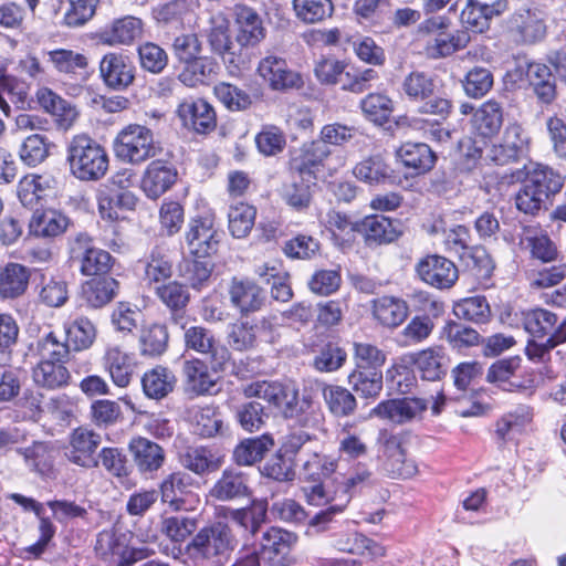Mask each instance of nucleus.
Wrapping results in <instances>:
<instances>
[{
	"instance_id": "nucleus-1",
	"label": "nucleus",
	"mask_w": 566,
	"mask_h": 566,
	"mask_svg": "<svg viewBox=\"0 0 566 566\" xmlns=\"http://www.w3.org/2000/svg\"><path fill=\"white\" fill-rule=\"evenodd\" d=\"M237 546L232 528L217 521L200 528L184 547H174L171 556L186 566H223Z\"/></svg>"
},
{
	"instance_id": "nucleus-2",
	"label": "nucleus",
	"mask_w": 566,
	"mask_h": 566,
	"mask_svg": "<svg viewBox=\"0 0 566 566\" xmlns=\"http://www.w3.org/2000/svg\"><path fill=\"white\" fill-rule=\"evenodd\" d=\"M511 180L521 182L514 197L516 209L532 217L537 216L541 210H546L552 198L564 186V177L558 171L538 163H530L512 171Z\"/></svg>"
},
{
	"instance_id": "nucleus-3",
	"label": "nucleus",
	"mask_w": 566,
	"mask_h": 566,
	"mask_svg": "<svg viewBox=\"0 0 566 566\" xmlns=\"http://www.w3.org/2000/svg\"><path fill=\"white\" fill-rule=\"evenodd\" d=\"M67 163L71 174L82 181H97L108 170L105 148L87 135H76L67 145Z\"/></svg>"
},
{
	"instance_id": "nucleus-4",
	"label": "nucleus",
	"mask_w": 566,
	"mask_h": 566,
	"mask_svg": "<svg viewBox=\"0 0 566 566\" xmlns=\"http://www.w3.org/2000/svg\"><path fill=\"white\" fill-rule=\"evenodd\" d=\"M244 395L248 398H260L268 401L277 409L284 418H293L306 411L312 399L303 395L298 399V391L292 385H285L276 381H255L244 388Z\"/></svg>"
},
{
	"instance_id": "nucleus-5",
	"label": "nucleus",
	"mask_w": 566,
	"mask_h": 566,
	"mask_svg": "<svg viewBox=\"0 0 566 566\" xmlns=\"http://www.w3.org/2000/svg\"><path fill=\"white\" fill-rule=\"evenodd\" d=\"M114 151L120 160L138 165L157 156L159 147L148 127L135 124L128 125L117 135Z\"/></svg>"
},
{
	"instance_id": "nucleus-6",
	"label": "nucleus",
	"mask_w": 566,
	"mask_h": 566,
	"mask_svg": "<svg viewBox=\"0 0 566 566\" xmlns=\"http://www.w3.org/2000/svg\"><path fill=\"white\" fill-rule=\"evenodd\" d=\"M185 346L199 354L207 355L210 368L213 371L224 370L230 361L231 354L229 349L220 344L213 333L203 326H191L184 334Z\"/></svg>"
},
{
	"instance_id": "nucleus-7",
	"label": "nucleus",
	"mask_w": 566,
	"mask_h": 566,
	"mask_svg": "<svg viewBox=\"0 0 566 566\" xmlns=\"http://www.w3.org/2000/svg\"><path fill=\"white\" fill-rule=\"evenodd\" d=\"M415 270L423 283L438 290L452 287L459 279L455 264L439 254H428L421 258Z\"/></svg>"
},
{
	"instance_id": "nucleus-8",
	"label": "nucleus",
	"mask_w": 566,
	"mask_h": 566,
	"mask_svg": "<svg viewBox=\"0 0 566 566\" xmlns=\"http://www.w3.org/2000/svg\"><path fill=\"white\" fill-rule=\"evenodd\" d=\"M370 476V472L365 469L358 470L353 476L339 483L338 489L332 494L327 488L332 480H321V499H325V503L331 504L327 509L321 510V532L326 531V526L333 521V516L340 514L350 500L349 490L366 482Z\"/></svg>"
},
{
	"instance_id": "nucleus-9",
	"label": "nucleus",
	"mask_w": 566,
	"mask_h": 566,
	"mask_svg": "<svg viewBox=\"0 0 566 566\" xmlns=\"http://www.w3.org/2000/svg\"><path fill=\"white\" fill-rule=\"evenodd\" d=\"M221 233L216 228L212 217L191 219L186 232L189 252L198 258H206L218 250Z\"/></svg>"
},
{
	"instance_id": "nucleus-10",
	"label": "nucleus",
	"mask_w": 566,
	"mask_h": 566,
	"mask_svg": "<svg viewBox=\"0 0 566 566\" xmlns=\"http://www.w3.org/2000/svg\"><path fill=\"white\" fill-rule=\"evenodd\" d=\"M507 28L515 41L525 44L536 43L546 34L545 17L537 8L516 10L511 15Z\"/></svg>"
},
{
	"instance_id": "nucleus-11",
	"label": "nucleus",
	"mask_w": 566,
	"mask_h": 566,
	"mask_svg": "<svg viewBox=\"0 0 566 566\" xmlns=\"http://www.w3.org/2000/svg\"><path fill=\"white\" fill-rule=\"evenodd\" d=\"M73 258H81V272L84 275L104 276L113 264L109 252L92 247V239L86 233H78L72 245Z\"/></svg>"
},
{
	"instance_id": "nucleus-12",
	"label": "nucleus",
	"mask_w": 566,
	"mask_h": 566,
	"mask_svg": "<svg viewBox=\"0 0 566 566\" xmlns=\"http://www.w3.org/2000/svg\"><path fill=\"white\" fill-rule=\"evenodd\" d=\"M506 9V0H468L460 20L465 31L483 33L489 30L492 19L501 15Z\"/></svg>"
},
{
	"instance_id": "nucleus-13",
	"label": "nucleus",
	"mask_w": 566,
	"mask_h": 566,
	"mask_svg": "<svg viewBox=\"0 0 566 566\" xmlns=\"http://www.w3.org/2000/svg\"><path fill=\"white\" fill-rule=\"evenodd\" d=\"M102 443L99 433L86 428H76L70 436L65 455L67 459L83 468L98 467L96 450Z\"/></svg>"
},
{
	"instance_id": "nucleus-14",
	"label": "nucleus",
	"mask_w": 566,
	"mask_h": 566,
	"mask_svg": "<svg viewBox=\"0 0 566 566\" xmlns=\"http://www.w3.org/2000/svg\"><path fill=\"white\" fill-rule=\"evenodd\" d=\"M231 305L242 315L248 316L260 311L266 300L265 292L249 279L233 277L229 285Z\"/></svg>"
},
{
	"instance_id": "nucleus-15",
	"label": "nucleus",
	"mask_w": 566,
	"mask_h": 566,
	"mask_svg": "<svg viewBox=\"0 0 566 566\" xmlns=\"http://www.w3.org/2000/svg\"><path fill=\"white\" fill-rule=\"evenodd\" d=\"M528 150V137L518 124H511L505 128L502 142L493 145L490 158L496 165H506L517 161Z\"/></svg>"
},
{
	"instance_id": "nucleus-16",
	"label": "nucleus",
	"mask_w": 566,
	"mask_h": 566,
	"mask_svg": "<svg viewBox=\"0 0 566 566\" xmlns=\"http://www.w3.org/2000/svg\"><path fill=\"white\" fill-rule=\"evenodd\" d=\"M416 373L422 380L440 381L450 368V358L441 346L421 349L410 356Z\"/></svg>"
},
{
	"instance_id": "nucleus-17",
	"label": "nucleus",
	"mask_w": 566,
	"mask_h": 566,
	"mask_svg": "<svg viewBox=\"0 0 566 566\" xmlns=\"http://www.w3.org/2000/svg\"><path fill=\"white\" fill-rule=\"evenodd\" d=\"M250 495L249 475L235 468L223 470L209 491V496L220 502H235Z\"/></svg>"
},
{
	"instance_id": "nucleus-18",
	"label": "nucleus",
	"mask_w": 566,
	"mask_h": 566,
	"mask_svg": "<svg viewBox=\"0 0 566 566\" xmlns=\"http://www.w3.org/2000/svg\"><path fill=\"white\" fill-rule=\"evenodd\" d=\"M428 409V401L422 398L389 399L378 403L373 412L381 419L402 424L420 418Z\"/></svg>"
},
{
	"instance_id": "nucleus-19",
	"label": "nucleus",
	"mask_w": 566,
	"mask_h": 566,
	"mask_svg": "<svg viewBox=\"0 0 566 566\" xmlns=\"http://www.w3.org/2000/svg\"><path fill=\"white\" fill-rule=\"evenodd\" d=\"M135 67L129 59L119 53H107L99 62V74L104 84L116 91L127 88L135 78Z\"/></svg>"
},
{
	"instance_id": "nucleus-20",
	"label": "nucleus",
	"mask_w": 566,
	"mask_h": 566,
	"mask_svg": "<svg viewBox=\"0 0 566 566\" xmlns=\"http://www.w3.org/2000/svg\"><path fill=\"white\" fill-rule=\"evenodd\" d=\"M177 112L184 125L198 134H209L217 126L213 107L202 98L185 99Z\"/></svg>"
},
{
	"instance_id": "nucleus-21",
	"label": "nucleus",
	"mask_w": 566,
	"mask_h": 566,
	"mask_svg": "<svg viewBox=\"0 0 566 566\" xmlns=\"http://www.w3.org/2000/svg\"><path fill=\"white\" fill-rule=\"evenodd\" d=\"M144 33L142 19L134 15H125L114 19L98 32L102 43L108 45H129L140 39Z\"/></svg>"
},
{
	"instance_id": "nucleus-22",
	"label": "nucleus",
	"mask_w": 566,
	"mask_h": 566,
	"mask_svg": "<svg viewBox=\"0 0 566 566\" xmlns=\"http://www.w3.org/2000/svg\"><path fill=\"white\" fill-rule=\"evenodd\" d=\"M177 175L174 165L163 160H153L144 171L142 189L149 199H158L172 187Z\"/></svg>"
},
{
	"instance_id": "nucleus-23",
	"label": "nucleus",
	"mask_w": 566,
	"mask_h": 566,
	"mask_svg": "<svg viewBox=\"0 0 566 566\" xmlns=\"http://www.w3.org/2000/svg\"><path fill=\"white\" fill-rule=\"evenodd\" d=\"M181 374L187 394L201 396L216 392V379L209 373L205 361L198 358L184 360Z\"/></svg>"
},
{
	"instance_id": "nucleus-24",
	"label": "nucleus",
	"mask_w": 566,
	"mask_h": 566,
	"mask_svg": "<svg viewBox=\"0 0 566 566\" xmlns=\"http://www.w3.org/2000/svg\"><path fill=\"white\" fill-rule=\"evenodd\" d=\"M129 451L142 473L159 470L166 459L165 451L158 443L143 437L135 438L129 442Z\"/></svg>"
},
{
	"instance_id": "nucleus-25",
	"label": "nucleus",
	"mask_w": 566,
	"mask_h": 566,
	"mask_svg": "<svg viewBox=\"0 0 566 566\" xmlns=\"http://www.w3.org/2000/svg\"><path fill=\"white\" fill-rule=\"evenodd\" d=\"M397 157L416 176L430 171L437 160L433 150L424 143H406L401 145L397 150Z\"/></svg>"
},
{
	"instance_id": "nucleus-26",
	"label": "nucleus",
	"mask_w": 566,
	"mask_h": 566,
	"mask_svg": "<svg viewBox=\"0 0 566 566\" xmlns=\"http://www.w3.org/2000/svg\"><path fill=\"white\" fill-rule=\"evenodd\" d=\"M259 74L270 83L274 90L295 87L300 76L287 69L285 60L276 56H266L258 67Z\"/></svg>"
},
{
	"instance_id": "nucleus-27",
	"label": "nucleus",
	"mask_w": 566,
	"mask_h": 566,
	"mask_svg": "<svg viewBox=\"0 0 566 566\" xmlns=\"http://www.w3.org/2000/svg\"><path fill=\"white\" fill-rule=\"evenodd\" d=\"M409 306L402 298L381 296L373 301V315L385 327L396 328L407 318Z\"/></svg>"
},
{
	"instance_id": "nucleus-28",
	"label": "nucleus",
	"mask_w": 566,
	"mask_h": 566,
	"mask_svg": "<svg viewBox=\"0 0 566 566\" xmlns=\"http://www.w3.org/2000/svg\"><path fill=\"white\" fill-rule=\"evenodd\" d=\"M71 349L66 339L61 340L54 332H49L29 345V354L39 361H63L66 363Z\"/></svg>"
},
{
	"instance_id": "nucleus-29",
	"label": "nucleus",
	"mask_w": 566,
	"mask_h": 566,
	"mask_svg": "<svg viewBox=\"0 0 566 566\" xmlns=\"http://www.w3.org/2000/svg\"><path fill=\"white\" fill-rule=\"evenodd\" d=\"M119 283L112 276H95L82 285V296L87 306L101 308L117 294Z\"/></svg>"
},
{
	"instance_id": "nucleus-30",
	"label": "nucleus",
	"mask_w": 566,
	"mask_h": 566,
	"mask_svg": "<svg viewBox=\"0 0 566 566\" xmlns=\"http://www.w3.org/2000/svg\"><path fill=\"white\" fill-rule=\"evenodd\" d=\"M237 24L235 40L241 46H254L265 38V29L260 15L249 7L238 9Z\"/></svg>"
},
{
	"instance_id": "nucleus-31",
	"label": "nucleus",
	"mask_w": 566,
	"mask_h": 566,
	"mask_svg": "<svg viewBox=\"0 0 566 566\" xmlns=\"http://www.w3.org/2000/svg\"><path fill=\"white\" fill-rule=\"evenodd\" d=\"M503 125V108L502 105L494 101L489 99L484 102L475 112L472 117L473 129L484 138L495 136Z\"/></svg>"
},
{
	"instance_id": "nucleus-32",
	"label": "nucleus",
	"mask_w": 566,
	"mask_h": 566,
	"mask_svg": "<svg viewBox=\"0 0 566 566\" xmlns=\"http://www.w3.org/2000/svg\"><path fill=\"white\" fill-rule=\"evenodd\" d=\"M172 275V262L168 252L160 248L155 247L144 262V282L156 289L158 285L165 283Z\"/></svg>"
},
{
	"instance_id": "nucleus-33",
	"label": "nucleus",
	"mask_w": 566,
	"mask_h": 566,
	"mask_svg": "<svg viewBox=\"0 0 566 566\" xmlns=\"http://www.w3.org/2000/svg\"><path fill=\"white\" fill-rule=\"evenodd\" d=\"M522 359L520 356L499 359L493 363L486 374V380L496 384L506 391H514L523 388V384L517 378V371L521 369Z\"/></svg>"
},
{
	"instance_id": "nucleus-34",
	"label": "nucleus",
	"mask_w": 566,
	"mask_h": 566,
	"mask_svg": "<svg viewBox=\"0 0 566 566\" xmlns=\"http://www.w3.org/2000/svg\"><path fill=\"white\" fill-rule=\"evenodd\" d=\"M105 368L113 382L118 387H127L134 374V358L119 347H108L104 355Z\"/></svg>"
},
{
	"instance_id": "nucleus-35",
	"label": "nucleus",
	"mask_w": 566,
	"mask_h": 566,
	"mask_svg": "<svg viewBox=\"0 0 566 566\" xmlns=\"http://www.w3.org/2000/svg\"><path fill=\"white\" fill-rule=\"evenodd\" d=\"M33 381L46 389L65 387L71 378L69 369L63 361H39L32 369Z\"/></svg>"
},
{
	"instance_id": "nucleus-36",
	"label": "nucleus",
	"mask_w": 566,
	"mask_h": 566,
	"mask_svg": "<svg viewBox=\"0 0 566 566\" xmlns=\"http://www.w3.org/2000/svg\"><path fill=\"white\" fill-rule=\"evenodd\" d=\"M358 231L364 232L365 240L369 245L390 243L400 234L391 219L377 214L366 217L359 223Z\"/></svg>"
},
{
	"instance_id": "nucleus-37",
	"label": "nucleus",
	"mask_w": 566,
	"mask_h": 566,
	"mask_svg": "<svg viewBox=\"0 0 566 566\" xmlns=\"http://www.w3.org/2000/svg\"><path fill=\"white\" fill-rule=\"evenodd\" d=\"M176 377L171 370L163 366L146 371L142 377L143 391L150 399L160 400L175 388Z\"/></svg>"
},
{
	"instance_id": "nucleus-38",
	"label": "nucleus",
	"mask_w": 566,
	"mask_h": 566,
	"mask_svg": "<svg viewBox=\"0 0 566 566\" xmlns=\"http://www.w3.org/2000/svg\"><path fill=\"white\" fill-rule=\"evenodd\" d=\"M520 247L528 250L534 259L543 262L554 261L557 249L547 234L541 233L536 228L524 227L520 235Z\"/></svg>"
},
{
	"instance_id": "nucleus-39",
	"label": "nucleus",
	"mask_w": 566,
	"mask_h": 566,
	"mask_svg": "<svg viewBox=\"0 0 566 566\" xmlns=\"http://www.w3.org/2000/svg\"><path fill=\"white\" fill-rule=\"evenodd\" d=\"M70 224L69 218L56 210L36 211L30 223V232L35 237L54 238L67 229Z\"/></svg>"
},
{
	"instance_id": "nucleus-40",
	"label": "nucleus",
	"mask_w": 566,
	"mask_h": 566,
	"mask_svg": "<svg viewBox=\"0 0 566 566\" xmlns=\"http://www.w3.org/2000/svg\"><path fill=\"white\" fill-rule=\"evenodd\" d=\"M64 334L70 349L82 352L92 347L97 329L91 319L80 316L64 324Z\"/></svg>"
},
{
	"instance_id": "nucleus-41",
	"label": "nucleus",
	"mask_w": 566,
	"mask_h": 566,
	"mask_svg": "<svg viewBox=\"0 0 566 566\" xmlns=\"http://www.w3.org/2000/svg\"><path fill=\"white\" fill-rule=\"evenodd\" d=\"M29 270L18 263H9L0 272V295L4 298H15L22 295L29 284Z\"/></svg>"
},
{
	"instance_id": "nucleus-42",
	"label": "nucleus",
	"mask_w": 566,
	"mask_h": 566,
	"mask_svg": "<svg viewBox=\"0 0 566 566\" xmlns=\"http://www.w3.org/2000/svg\"><path fill=\"white\" fill-rule=\"evenodd\" d=\"M181 464L198 475H205L219 470L222 459L208 448L196 447L187 449L181 457Z\"/></svg>"
},
{
	"instance_id": "nucleus-43",
	"label": "nucleus",
	"mask_w": 566,
	"mask_h": 566,
	"mask_svg": "<svg viewBox=\"0 0 566 566\" xmlns=\"http://www.w3.org/2000/svg\"><path fill=\"white\" fill-rule=\"evenodd\" d=\"M470 40V34L465 30H457L452 34L442 31L427 42V51L431 57H446L464 49Z\"/></svg>"
},
{
	"instance_id": "nucleus-44",
	"label": "nucleus",
	"mask_w": 566,
	"mask_h": 566,
	"mask_svg": "<svg viewBox=\"0 0 566 566\" xmlns=\"http://www.w3.org/2000/svg\"><path fill=\"white\" fill-rule=\"evenodd\" d=\"M274 446L272 436L249 438L241 441L233 450V460L239 465H252L260 461L266 451Z\"/></svg>"
},
{
	"instance_id": "nucleus-45",
	"label": "nucleus",
	"mask_w": 566,
	"mask_h": 566,
	"mask_svg": "<svg viewBox=\"0 0 566 566\" xmlns=\"http://www.w3.org/2000/svg\"><path fill=\"white\" fill-rule=\"evenodd\" d=\"M523 324L525 331L533 338L546 339L555 333L560 323L555 313L544 308H534L524 314Z\"/></svg>"
},
{
	"instance_id": "nucleus-46",
	"label": "nucleus",
	"mask_w": 566,
	"mask_h": 566,
	"mask_svg": "<svg viewBox=\"0 0 566 566\" xmlns=\"http://www.w3.org/2000/svg\"><path fill=\"white\" fill-rule=\"evenodd\" d=\"M331 544L336 549L349 554L367 555L371 558L385 555V548L381 545L360 533L340 535L338 538L331 541Z\"/></svg>"
},
{
	"instance_id": "nucleus-47",
	"label": "nucleus",
	"mask_w": 566,
	"mask_h": 566,
	"mask_svg": "<svg viewBox=\"0 0 566 566\" xmlns=\"http://www.w3.org/2000/svg\"><path fill=\"white\" fill-rule=\"evenodd\" d=\"M38 101L48 113L57 117L59 125L64 129H67L77 117L76 109L49 88H41L38 92Z\"/></svg>"
},
{
	"instance_id": "nucleus-48",
	"label": "nucleus",
	"mask_w": 566,
	"mask_h": 566,
	"mask_svg": "<svg viewBox=\"0 0 566 566\" xmlns=\"http://www.w3.org/2000/svg\"><path fill=\"white\" fill-rule=\"evenodd\" d=\"M292 168L300 175L302 182L316 188L318 172V146L313 142L304 145L291 160Z\"/></svg>"
},
{
	"instance_id": "nucleus-49",
	"label": "nucleus",
	"mask_w": 566,
	"mask_h": 566,
	"mask_svg": "<svg viewBox=\"0 0 566 566\" xmlns=\"http://www.w3.org/2000/svg\"><path fill=\"white\" fill-rule=\"evenodd\" d=\"M359 107L367 120L382 126L394 113V101L381 93H369L360 101Z\"/></svg>"
},
{
	"instance_id": "nucleus-50",
	"label": "nucleus",
	"mask_w": 566,
	"mask_h": 566,
	"mask_svg": "<svg viewBox=\"0 0 566 566\" xmlns=\"http://www.w3.org/2000/svg\"><path fill=\"white\" fill-rule=\"evenodd\" d=\"M169 334L163 324H151L144 328L139 336L140 355L147 357H159L168 348Z\"/></svg>"
},
{
	"instance_id": "nucleus-51",
	"label": "nucleus",
	"mask_w": 566,
	"mask_h": 566,
	"mask_svg": "<svg viewBox=\"0 0 566 566\" xmlns=\"http://www.w3.org/2000/svg\"><path fill=\"white\" fill-rule=\"evenodd\" d=\"M327 217L325 230L321 233L336 247L344 248L352 240V233L359 230V223L352 222L346 214L336 211L329 212Z\"/></svg>"
},
{
	"instance_id": "nucleus-52",
	"label": "nucleus",
	"mask_w": 566,
	"mask_h": 566,
	"mask_svg": "<svg viewBox=\"0 0 566 566\" xmlns=\"http://www.w3.org/2000/svg\"><path fill=\"white\" fill-rule=\"evenodd\" d=\"M401 90L410 101L422 102L433 95L436 82L427 72L412 71L402 80Z\"/></svg>"
},
{
	"instance_id": "nucleus-53",
	"label": "nucleus",
	"mask_w": 566,
	"mask_h": 566,
	"mask_svg": "<svg viewBox=\"0 0 566 566\" xmlns=\"http://www.w3.org/2000/svg\"><path fill=\"white\" fill-rule=\"evenodd\" d=\"M382 371L356 369L348 375L353 390L361 398L375 399L382 390Z\"/></svg>"
},
{
	"instance_id": "nucleus-54",
	"label": "nucleus",
	"mask_w": 566,
	"mask_h": 566,
	"mask_svg": "<svg viewBox=\"0 0 566 566\" xmlns=\"http://www.w3.org/2000/svg\"><path fill=\"white\" fill-rule=\"evenodd\" d=\"M453 314L463 321L474 324H485L491 319V308L484 296L467 297L457 302Z\"/></svg>"
},
{
	"instance_id": "nucleus-55",
	"label": "nucleus",
	"mask_w": 566,
	"mask_h": 566,
	"mask_svg": "<svg viewBox=\"0 0 566 566\" xmlns=\"http://www.w3.org/2000/svg\"><path fill=\"white\" fill-rule=\"evenodd\" d=\"M355 177L366 184H385L392 178V170L379 156L368 157L358 163L353 170Z\"/></svg>"
},
{
	"instance_id": "nucleus-56",
	"label": "nucleus",
	"mask_w": 566,
	"mask_h": 566,
	"mask_svg": "<svg viewBox=\"0 0 566 566\" xmlns=\"http://www.w3.org/2000/svg\"><path fill=\"white\" fill-rule=\"evenodd\" d=\"M442 336L454 349H463L481 344L482 337L474 329L462 323L449 321L442 328Z\"/></svg>"
},
{
	"instance_id": "nucleus-57",
	"label": "nucleus",
	"mask_w": 566,
	"mask_h": 566,
	"mask_svg": "<svg viewBox=\"0 0 566 566\" xmlns=\"http://www.w3.org/2000/svg\"><path fill=\"white\" fill-rule=\"evenodd\" d=\"M534 338L526 346L527 357L535 363H546L551 359V350L566 342V318L560 322L555 333L545 339L537 342Z\"/></svg>"
},
{
	"instance_id": "nucleus-58",
	"label": "nucleus",
	"mask_w": 566,
	"mask_h": 566,
	"mask_svg": "<svg viewBox=\"0 0 566 566\" xmlns=\"http://www.w3.org/2000/svg\"><path fill=\"white\" fill-rule=\"evenodd\" d=\"M255 216L253 206L244 202L231 206L228 213L230 233L238 239L247 237L254 226Z\"/></svg>"
},
{
	"instance_id": "nucleus-59",
	"label": "nucleus",
	"mask_w": 566,
	"mask_h": 566,
	"mask_svg": "<svg viewBox=\"0 0 566 566\" xmlns=\"http://www.w3.org/2000/svg\"><path fill=\"white\" fill-rule=\"evenodd\" d=\"M217 63L209 57L199 55L186 63L185 69L179 74V80L187 86L203 84L216 73Z\"/></svg>"
},
{
	"instance_id": "nucleus-60",
	"label": "nucleus",
	"mask_w": 566,
	"mask_h": 566,
	"mask_svg": "<svg viewBox=\"0 0 566 566\" xmlns=\"http://www.w3.org/2000/svg\"><path fill=\"white\" fill-rule=\"evenodd\" d=\"M190 478L184 472L169 474L160 484L161 500L175 510L184 504V495L187 493Z\"/></svg>"
},
{
	"instance_id": "nucleus-61",
	"label": "nucleus",
	"mask_w": 566,
	"mask_h": 566,
	"mask_svg": "<svg viewBox=\"0 0 566 566\" xmlns=\"http://www.w3.org/2000/svg\"><path fill=\"white\" fill-rule=\"evenodd\" d=\"M387 354L370 343H354V361L356 369L382 371Z\"/></svg>"
},
{
	"instance_id": "nucleus-62",
	"label": "nucleus",
	"mask_w": 566,
	"mask_h": 566,
	"mask_svg": "<svg viewBox=\"0 0 566 566\" xmlns=\"http://www.w3.org/2000/svg\"><path fill=\"white\" fill-rule=\"evenodd\" d=\"M212 273V263L207 260H185L179 265L180 277L192 289L205 287Z\"/></svg>"
},
{
	"instance_id": "nucleus-63",
	"label": "nucleus",
	"mask_w": 566,
	"mask_h": 566,
	"mask_svg": "<svg viewBox=\"0 0 566 566\" xmlns=\"http://www.w3.org/2000/svg\"><path fill=\"white\" fill-rule=\"evenodd\" d=\"M206 36L213 53L224 54L231 45L229 21L220 13L212 15L209 19V27L206 29Z\"/></svg>"
},
{
	"instance_id": "nucleus-64",
	"label": "nucleus",
	"mask_w": 566,
	"mask_h": 566,
	"mask_svg": "<svg viewBox=\"0 0 566 566\" xmlns=\"http://www.w3.org/2000/svg\"><path fill=\"white\" fill-rule=\"evenodd\" d=\"M323 395L329 411L335 416H348L356 408L354 395L344 387H324Z\"/></svg>"
}]
</instances>
